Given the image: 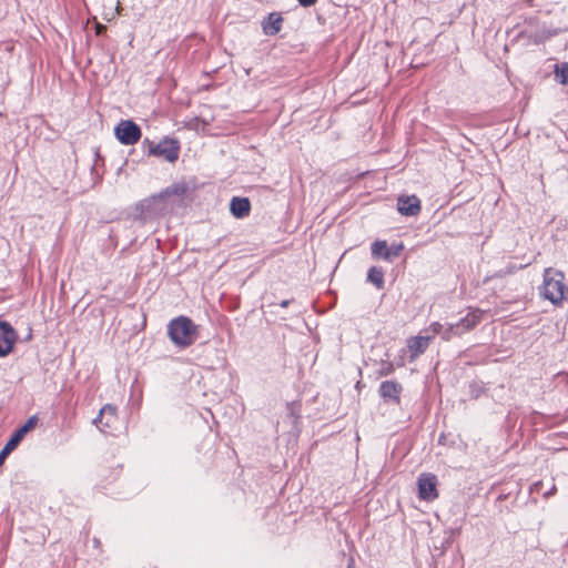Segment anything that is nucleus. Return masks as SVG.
<instances>
[{"mask_svg":"<svg viewBox=\"0 0 568 568\" xmlns=\"http://www.w3.org/2000/svg\"><path fill=\"white\" fill-rule=\"evenodd\" d=\"M168 336L175 346L186 348L196 341L197 326L189 317L179 316L169 322Z\"/></svg>","mask_w":568,"mask_h":568,"instance_id":"obj_1","label":"nucleus"},{"mask_svg":"<svg viewBox=\"0 0 568 568\" xmlns=\"http://www.w3.org/2000/svg\"><path fill=\"white\" fill-rule=\"evenodd\" d=\"M564 273L554 268L545 270L541 294L552 304H559L565 297L567 287L564 284Z\"/></svg>","mask_w":568,"mask_h":568,"instance_id":"obj_2","label":"nucleus"},{"mask_svg":"<svg viewBox=\"0 0 568 568\" xmlns=\"http://www.w3.org/2000/svg\"><path fill=\"white\" fill-rule=\"evenodd\" d=\"M484 313L480 310H471L457 323L449 324L443 332V339L450 341L455 336H462L463 334L474 329L483 320Z\"/></svg>","mask_w":568,"mask_h":568,"instance_id":"obj_3","label":"nucleus"},{"mask_svg":"<svg viewBox=\"0 0 568 568\" xmlns=\"http://www.w3.org/2000/svg\"><path fill=\"white\" fill-rule=\"evenodd\" d=\"M136 210L140 212L139 215L142 220H152L166 212L168 202H165L163 195L159 193L142 200L136 205Z\"/></svg>","mask_w":568,"mask_h":568,"instance_id":"obj_4","label":"nucleus"},{"mask_svg":"<svg viewBox=\"0 0 568 568\" xmlns=\"http://www.w3.org/2000/svg\"><path fill=\"white\" fill-rule=\"evenodd\" d=\"M149 154L174 163L179 159L180 143L178 140L165 138L156 144H151Z\"/></svg>","mask_w":568,"mask_h":568,"instance_id":"obj_5","label":"nucleus"},{"mask_svg":"<svg viewBox=\"0 0 568 568\" xmlns=\"http://www.w3.org/2000/svg\"><path fill=\"white\" fill-rule=\"evenodd\" d=\"M116 139L124 145L135 144L141 139L140 126L131 120L121 121L114 130Z\"/></svg>","mask_w":568,"mask_h":568,"instance_id":"obj_6","label":"nucleus"},{"mask_svg":"<svg viewBox=\"0 0 568 568\" xmlns=\"http://www.w3.org/2000/svg\"><path fill=\"white\" fill-rule=\"evenodd\" d=\"M404 248L405 246L402 242L393 243L390 246H388L387 242L382 240L375 241L371 246L373 257L383 258L387 262H393L395 258H397Z\"/></svg>","mask_w":568,"mask_h":568,"instance_id":"obj_7","label":"nucleus"},{"mask_svg":"<svg viewBox=\"0 0 568 568\" xmlns=\"http://www.w3.org/2000/svg\"><path fill=\"white\" fill-rule=\"evenodd\" d=\"M437 477L432 473H423L417 479L418 497L422 500L433 501L438 497Z\"/></svg>","mask_w":568,"mask_h":568,"instance_id":"obj_8","label":"nucleus"},{"mask_svg":"<svg viewBox=\"0 0 568 568\" xmlns=\"http://www.w3.org/2000/svg\"><path fill=\"white\" fill-rule=\"evenodd\" d=\"M18 335L10 323L0 321V357H4L13 349Z\"/></svg>","mask_w":568,"mask_h":568,"instance_id":"obj_9","label":"nucleus"},{"mask_svg":"<svg viewBox=\"0 0 568 568\" xmlns=\"http://www.w3.org/2000/svg\"><path fill=\"white\" fill-rule=\"evenodd\" d=\"M402 392L403 386L396 381H384L381 383L378 389V393L384 400L392 402L394 404L400 403Z\"/></svg>","mask_w":568,"mask_h":568,"instance_id":"obj_10","label":"nucleus"},{"mask_svg":"<svg viewBox=\"0 0 568 568\" xmlns=\"http://www.w3.org/2000/svg\"><path fill=\"white\" fill-rule=\"evenodd\" d=\"M420 209V201L416 195L399 196L397 200V210L402 215L416 216Z\"/></svg>","mask_w":568,"mask_h":568,"instance_id":"obj_11","label":"nucleus"},{"mask_svg":"<svg viewBox=\"0 0 568 568\" xmlns=\"http://www.w3.org/2000/svg\"><path fill=\"white\" fill-rule=\"evenodd\" d=\"M432 336H414L407 339V348L410 353V361L416 359L428 348Z\"/></svg>","mask_w":568,"mask_h":568,"instance_id":"obj_12","label":"nucleus"},{"mask_svg":"<svg viewBox=\"0 0 568 568\" xmlns=\"http://www.w3.org/2000/svg\"><path fill=\"white\" fill-rule=\"evenodd\" d=\"M100 417H104L103 427H100V430L106 434L112 433V430L115 429V425L118 423L116 407L111 404L104 405L100 409Z\"/></svg>","mask_w":568,"mask_h":568,"instance_id":"obj_13","label":"nucleus"},{"mask_svg":"<svg viewBox=\"0 0 568 568\" xmlns=\"http://www.w3.org/2000/svg\"><path fill=\"white\" fill-rule=\"evenodd\" d=\"M37 424V417H30L23 426L18 428L11 436V438L7 442L6 446L8 450H13L18 444L22 440L24 435L31 430Z\"/></svg>","mask_w":568,"mask_h":568,"instance_id":"obj_14","label":"nucleus"},{"mask_svg":"<svg viewBox=\"0 0 568 568\" xmlns=\"http://www.w3.org/2000/svg\"><path fill=\"white\" fill-rule=\"evenodd\" d=\"M282 24V16L277 12H272L263 20L262 29L266 36H275L281 31Z\"/></svg>","mask_w":568,"mask_h":568,"instance_id":"obj_15","label":"nucleus"},{"mask_svg":"<svg viewBox=\"0 0 568 568\" xmlns=\"http://www.w3.org/2000/svg\"><path fill=\"white\" fill-rule=\"evenodd\" d=\"M230 211L237 219L247 216L251 211L250 200L247 197L234 196L230 203Z\"/></svg>","mask_w":568,"mask_h":568,"instance_id":"obj_16","label":"nucleus"},{"mask_svg":"<svg viewBox=\"0 0 568 568\" xmlns=\"http://www.w3.org/2000/svg\"><path fill=\"white\" fill-rule=\"evenodd\" d=\"M551 37L552 33L547 31L546 29H538L535 32L530 33H528L527 31H521L518 33V38L527 39L528 43L534 44H539Z\"/></svg>","mask_w":568,"mask_h":568,"instance_id":"obj_17","label":"nucleus"},{"mask_svg":"<svg viewBox=\"0 0 568 568\" xmlns=\"http://www.w3.org/2000/svg\"><path fill=\"white\" fill-rule=\"evenodd\" d=\"M367 281L374 284L378 290L384 287V271L382 267L372 266L367 272Z\"/></svg>","mask_w":568,"mask_h":568,"instance_id":"obj_18","label":"nucleus"},{"mask_svg":"<svg viewBox=\"0 0 568 568\" xmlns=\"http://www.w3.org/2000/svg\"><path fill=\"white\" fill-rule=\"evenodd\" d=\"M187 191V186L185 183H175L173 185L168 186L165 190H163L161 195H163V199L165 202H168V199L172 195L176 196H183Z\"/></svg>","mask_w":568,"mask_h":568,"instance_id":"obj_19","label":"nucleus"},{"mask_svg":"<svg viewBox=\"0 0 568 568\" xmlns=\"http://www.w3.org/2000/svg\"><path fill=\"white\" fill-rule=\"evenodd\" d=\"M287 416L292 418V422L295 424L301 417V403L300 402H291L286 404Z\"/></svg>","mask_w":568,"mask_h":568,"instance_id":"obj_20","label":"nucleus"},{"mask_svg":"<svg viewBox=\"0 0 568 568\" xmlns=\"http://www.w3.org/2000/svg\"><path fill=\"white\" fill-rule=\"evenodd\" d=\"M555 73L561 84H568V62L556 64Z\"/></svg>","mask_w":568,"mask_h":568,"instance_id":"obj_21","label":"nucleus"},{"mask_svg":"<svg viewBox=\"0 0 568 568\" xmlns=\"http://www.w3.org/2000/svg\"><path fill=\"white\" fill-rule=\"evenodd\" d=\"M445 326L438 322H434L429 325V331L434 334V335H442L443 336V332L445 331Z\"/></svg>","mask_w":568,"mask_h":568,"instance_id":"obj_22","label":"nucleus"},{"mask_svg":"<svg viewBox=\"0 0 568 568\" xmlns=\"http://www.w3.org/2000/svg\"><path fill=\"white\" fill-rule=\"evenodd\" d=\"M11 453V450H8L7 449V446L4 445V447L2 448V450L0 452V466H2V464L4 463L7 456Z\"/></svg>","mask_w":568,"mask_h":568,"instance_id":"obj_23","label":"nucleus"},{"mask_svg":"<svg viewBox=\"0 0 568 568\" xmlns=\"http://www.w3.org/2000/svg\"><path fill=\"white\" fill-rule=\"evenodd\" d=\"M297 2H298L302 7L308 8V7L314 6V4L317 2V0H297Z\"/></svg>","mask_w":568,"mask_h":568,"instance_id":"obj_24","label":"nucleus"},{"mask_svg":"<svg viewBox=\"0 0 568 568\" xmlns=\"http://www.w3.org/2000/svg\"><path fill=\"white\" fill-rule=\"evenodd\" d=\"M104 417H100V414L93 419V424H95L99 428L103 427Z\"/></svg>","mask_w":568,"mask_h":568,"instance_id":"obj_25","label":"nucleus"},{"mask_svg":"<svg viewBox=\"0 0 568 568\" xmlns=\"http://www.w3.org/2000/svg\"><path fill=\"white\" fill-rule=\"evenodd\" d=\"M557 379L562 381L568 385V374L567 373H559L557 375Z\"/></svg>","mask_w":568,"mask_h":568,"instance_id":"obj_26","label":"nucleus"},{"mask_svg":"<svg viewBox=\"0 0 568 568\" xmlns=\"http://www.w3.org/2000/svg\"><path fill=\"white\" fill-rule=\"evenodd\" d=\"M555 493H556V486H555V484H552L551 488H549V490H548V491H545V493H544V496H545L546 498H548L549 496H552Z\"/></svg>","mask_w":568,"mask_h":568,"instance_id":"obj_27","label":"nucleus"},{"mask_svg":"<svg viewBox=\"0 0 568 568\" xmlns=\"http://www.w3.org/2000/svg\"><path fill=\"white\" fill-rule=\"evenodd\" d=\"M291 301L290 300H284L280 303L281 307H287L290 305Z\"/></svg>","mask_w":568,"mask_h":568,"instance_id":"obj_28","label":"nucleus"},{"mask_svg":"<svg viewBox=\"0 0 568 568\" xmlns=\"http://www.w3.org/2000/svg\"><path fill=\"white\" fill-rule=\"evenodd\" d=\"M347 568H355V562L353 558L349 559Z\"/></svg>","mask_w":568,"mask_h":568,"instance_id":"obj_29","label":"nucleus"},{"mask_svg":"<svg viewBox=\"0 0 568 568\" xmlns=\"http://www.w3.org/2000/svg\"><path fill=\"white\" fill-rule=\"evenodd\" d=\"M103 29H104V27L99 24L98 28H97V33L99 34L101 32V30H103Z\"/></svg>","mask_w":568,"mask_h":568,"instance_id":"obj_30","label":"nucleus"},{"mask_svg":"<svg viewBox=\"0 0 568 568\" xmlns=\"http://www.w3.org/2000/svg\"><path fill=\"white\" fill-rule=\"evenodd\" d=\"M542 485V481H537L534 486L536 489H539V487Z\"/></svg>","mask_w":568,"mask_h":568,"instance_id":"obj_31","label":"nucleus"},{"mask_svg":"<svg viewBox=\"0 0 568 568\" xmlns=\"http://www.w3.org/2000/svg\"><path fill=\"white\" fill-rule=\"evenodd\" d=\"M120 10H121V6H120V2L118 1L116 2V11H118V13H120Z\"/></svg>","mask_w":568,"mask_h":568,"instance_id":"obj_32","label":"nucleus"}]
</instances>
